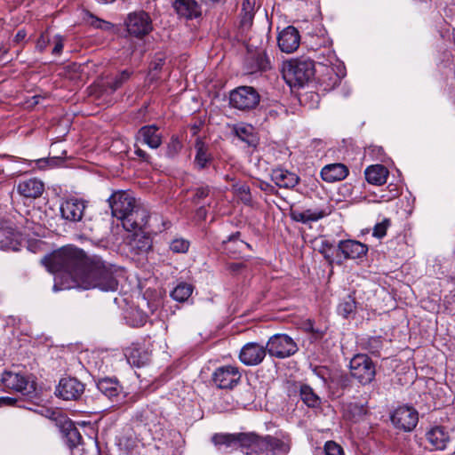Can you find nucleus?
Segmentation results:
<instances>
[{
    "mask_svg": "<svg viewBox=\"0 0 455 455\" xmlns=\"http://www.w3.org/2000/svg\"><path fill=\"white\" fill-rule=\"evenodd\" d=\"M47 269L58 274L53 291L81 288L114 291L122 270L98 256L85 258L82 250L64 246L42 259Z\"/></svg>",
    "mask_w": 455,
    "mask_h": 455,
    "instance_id": "nucleus-1",
    "label": "nucleus"
},
{
    "mask_svg": "<svg viewBox=\"0 0 455 455\" xmlns=\"http://www.w3.org/2000/svg\"><path fill=\"white\" fill-rule=\"evenodd\" d=\"M316 66L307 58L291 60L287 63L285 77L294 85L303 86L315 76Z\"/></svg>",
    "mask_w": 455,
    "mask_h": 455,
    "instance_id": "nucleus-2",
    "label": "nucleus"
},
{
    "mask_svg": "<svg viewBox=\"0 0 455 455\" xmlns=\"http://www.w3.org/2000/svg\"><path fill=\"white\" fill-rule=\"evenodd\" d=\"M316 79L323 91H331L336 88L341 79L346 76V68L342 63L337 62L329 64L317 63Z\"/></svg>",
    "mask_w": 455,
    "mask_h": 455,
    "instance_id": "nucleus-3",
    "label": "nucleus"
},
{
    "mask_svg": "<svg viewBox=\"0 0 455 455\" xmlns=\"http://www.w3.org/2000/svg\"><path fill=\"white\" fill-rule=\"evenodd\" d=\"M350 373L360 384L365 386L375 379L376 365L367 355L358 354L350 361Z\"/></svg>",
    "mask_w": 455,
    "mask_h": 455,
    "instance_id": "nucleus-4",
    "label": "nucleus"
},
{
    "mask_svg": "<svg viewBox=\"0 0 455 455\" xmlns=\"http://www.w3.org/2000/svg\"><path fill=\"white\" fill-rule=\"evenodd\" d=\"M267 354L275 358L283 359L295 355L299 347L294 339L287 334L277 333L267 341Z\"/></svg>",
    "mask_w": 455,
    "mask_h": 455,
    "instance_id": "nucleus-5",
    "label": "nucleus"
},
{
    "mask_svg": "<svg viewBox=\"0 0 455 455\" xmlns=\"http://www.w3.org/2000/svg\"><path fill=\"white\" fill-rule=\"evenodd\" d=\"M260 96L251 86H240L230 92V105L243 111L254 109L259 103Z\"/></svg>",
    "mask_w": 455,
    "mask_h": 455,
    "instance_id": "nucleus-6",
    "label": "nucleus"
},
{
    "mask_svg": "<svg viewBox=\"0 0 455 455\" xmlns=\"http://www.w3.org/2000/svg\"><path fill=\"white\" fill-rule=\"evenodd\" d=\"M108 203L112 215L123 222L138 204L135 197L129 191L114 192L108 198Z\"/></svg>",
    "mask_w": 455,
    "mask_h": 455,
    "instance_id": "nucleus-7",
    "label": "nucleus"
},
{
    "mask_svg": "<svg viewBox=\"0 0 455 455\" xmlns=\"http://www.w3.org/2000/svg\"><path fill=\"white\" fill-rule=\"evenodd\" d=\"M393 425L403 431L410 432L415 428L419 421L418 411L412 407H398L391 414Z\"/></svg>",
    "mask_w": 455,
    "mask_h": 455,
    "instance_id": "nucleus-8",
    "label": "nucleus"
},
{
    "mask_svg": "<svg viewBox=\"0 0 455 455\" xmlns=\"http://www.w3.org/2000/svg\"><path fill=\"white\" fill-rule=\"evenodd\" d=\"M267 346L258 342H248L243 345L239 353V360L246 366H256L265 359L267 349Z\"/></svg>",
    "mask_w": 455,
    "mask_h": 455,
    "instance_id": "nucleus-9",
    "label": "nucleus"
},
{
    "mask_svg": "<svg viewBox=\"0 0 455 455\" xmlns=\"http://www.w3.org/2000/svg\"><path fill=\"white\" fill-rule=\"evenodd\" d=\"M87 201L77 198L69 197L64 200L60 206L61 217L70 222H78L83 220Z\"/></svg>",
    "mask_w": 455,
    "mask_h": 455,
    "instance_id": "nucleus-10",
    "label": "nucleus"
},
{
    "mask_svg": "<svg viewBox=\"0 0 455 455\" xmlns=\"http://www.w3.org/2000/svg\"><path fill=\"white\" fill-rule=\"evenodd\" d=\"M125 25L128 32L137 37L148 35L152 30L151 19L144 11L130 13Z\"/></svg>",
    "mask_w": 455,
    "mask_h": 455,
    "instance_id": "nucleus-11",
    "label": "nucleus"
},
{
    "mask_svg": "<svg viewBox=\"0 0 455 455\" xmlns=\"http://www.w3.org/2000/svg\"><path fill=\"white\" fill-rule=\"evenodd\" d=\"M84 392V385L76 378H63L56 388V395L67 401L78 400Z\"/></svg>",
    "mask_w": 455,
    "mask_h": 455,
    "instance_id": "nucleus-12",
    "label": "nucleus"
},
{
    "mask_svg": "<svg viewBox=\"0 0 455 455\" xmlns=\"http://www.w3.org/2000/svg\"><path fill=\"white\" fill-rule=\"evenodd\" d=\"M240 379L238 368L231 365L219 367L212 375V381L219 388H233Z\"/></svg>",
    "mask_w": 455,
    "mask_h": 455,
    "instance_id": "nucleus-13",
    "label": "nucleus"
},
{
    "mask_svg": "<svg viewBox=\"0 0 455 455\" xmlns=\"http://www.w3.org/2000/svg\"><path fill=\"white\" fill-rule=\"evenodd\" d=\"M97 388L111 402L121 403L124 401L126 395L123 387L116 379L103 378L98 380Z\"/></svg>",
    "mask_w": 455,
    "mask_h": 455,
    "instance_id": "nucleus-14",
    "label": "nucleus"
},
{
    "mask_svg": "<svg viewBox=\"0 0 455 455\" xmlns=\"http://www.w3.org/2000/svg\"><path fill=\"white\" fill-rule=\"evenodd\" d=\"M368 247L355 240H342L338 243L337 257L341 253L345 259H356L366 255Z\"/></svg>",
    "mask_w": 455,
    "mask_h": 455,
    "instance_id": "nucleus-15",
    "label": "nucleus"
},
{
    "mask_svg": "<svg viewBox=\"0 0 455 455\" xmlns=\"http://www.w3.org/2000/svg\"><path fill=\"white\" fill-rule=\"evenodd\" d=\"M239 447L245 450V455H259L262 453L264 436L254 432L238 433Z\"/></svg>",
    "mask_w": 455,
    "mask_h": 455,
    "instance_id": "nucleus-16",
    "label": "nucleus"
},
{
    "mask_svg": "<svg viewBox=\"0 0 455 455\" xmlns=\"http://www.w3.org/2000/svg\"><path fill=\"white\" fill-rule=\"evenodd\" d=\"M277 42L282 52L291 53L299 48L300 36L294 27L289 26L279 34Z\"/></svg>",
    "mask_w": 455,
    "mask_h": 455,
    "instance_id": "nucleus-17",
    "label": "nucleus"
},
{
    "mask_svg": "<svg viewBox=\"0 0 455 455\" xmlns=\"http://www.w3.org/2000/svg\"><path fill=\"white\" fill-rule=\"evenodd\" d=\"M148 219L149 213L147 209L138 204L126 217L123 226L128 231L141 230L148 224Z\"/></svg>",
    "mask_w": 455,
    "mask_h": 455,
    "instance_id": "nucleus-18",
    "label": "nucleus"
},
{
    "mask_svg": "<svg viewBox=\"0 0 455 455\" xmlns=\"http://www.w3.org/2000/svg\"><path fill=\"white\" fill-rule=\"evenodd\" d=\"M136 140L152 149L158 148L162 144V135L158 132V127L154 124L142 126L137 132Z\"/></svg>",
    "mask_w": 455,
    "mask_h": 455,
    "instance_id": "nucleus-19",
    "label": "nucleus"
},
{
    "mask_svg": "<svg viewBox=\"0 0 455 455\" xmlns=\"http://www.w3.org/2000/svg\"><path fill=\"white\" fill-rule=\"evenodd\" d=\"M1 382L5 388L23 394L28 384V380L24 375L11 371H4L2 373Z\"/></svg>",
    "mask_w": 455,
    "mask_h": 455,
    "instance_id": "nucleus-20",
    "label": "nucleus"
},
{
    "mask_svg": "<svg viewBox=\"0 0 455 455\" xmlns=\"http://www.w3.org/2000/svg\"><path fill=\"white\" fill-rule=\"evenodd\" d=\"M44 190V183L37 179L21 180L17 185L18 193L26 198H37Z\"/></svg>",
    "mask_w": 455,
    "mask_h": 455,
    "instance_id": "nucleus-21",
    "label": "nucleus"
},
{
    "mask_svg": "<svg viewBox=\"0 0 455 455\" xmlns=\"http://www.w3.org/2000/svg\"><path fill=\"white\" fill-rule=\"evenodd\" d=\"M271 180L283 188H293L299 182V177L287 170L277 168L271 172Z\"/></svg>",
    "mask_w": 455,
    "mask_h": 455,
    "instance_id": "nucleus-22",
    "label": "nucleus"
},
{
    "mask_svg": "<svg viewBox=\"0 0 455 455\" xmlns=\"http://www.w3.org/2000/svg\"><path fill=\"white\" fill-rule=\"evenodd\" d=\"M427 440L433 450L443 451L450 442L449 434L443 427L436 426L432 427L426 435Z\"/></svg>",
    "mask_w": 455,
    "mask_h": 455,
    "instance_id": "nucleus-23",
    "label": "nucleus"
},
{
    "mask_svg": "<svg viewBox=\"0 0 455 455\" xmlns=\"http://www.w3.org/2000/svg\"><path fill=\"white\" fill-rule=\"evenodd\" d=\"M173 7L179 16L188 20H192L201 15L200 6L196 0H176Z\"/></svg>",
    "mask_w": 455,
    "mask_h": 455,
    "instance_id": "nucleus-24",
    "label": "nucleus"
},
{
    "mask_svg": "<svg viewBox=\"0 0 455 455\" xmlns=\"http://www.w3.org/2000/svg\"><path fill=\"white\" fill-rule=\"evenodd\" d=\"M329 213L330 212L321 209H307L303 212L291 209L290 216L292 220L306 224L308 222L317 221L327 216Z\"/></svg>",
    "mask_w": 455,
    "mask_h": 455,
    "instance_id": "nucleus-25",
    "label": "nucleus"
},
{
    "mask_svg": "<svg viewBox=\"0 0 455 455\" xmlns=\"http://www.w3.org/2000/svg\"><path fill=\"white\" fill-rule=\"evenodd\" d=\"M348 174L347 167L343 164H332L324 166L321 171V177L327 182H335L344 180Z\"/></svg>",
    "mask_w": 455,
    "mask_h": 455,
    "instance_id": "nucleus-26",
    "label": "nucleus"
},
{
    "mask_svg": "<svg viewBox=\"0 0 455 455\" xmlns=\"http://www.w3.org/2000/svg\"><path fill=\"white\" fill-rule=\"evenodd\" d=\"M289 451L290 446L283 441L272 435L264 436L262 453L267 452L270 455H285Z\"/></svg>",
    "mask_w": 455,
    "mask_h": 455,
    "instance_id": "nucleus-27",
    "label": "nucleus"
},
{
    "mask_svg": "<svg viewBox=\"0 0 455 455\" xmlns=\"http://www.w3.org/2000/svg\"><path fill=\"white\" fill-rule=\"evenodd\" d=\"M238 433H218L212 437V442L218 450H234L239 447Z\"/></svg>",
    "mask_w": 455,
    "mask_h": 455,
    "instance_id": "nucleus-28",
    "label": "nucleus"
},
{
    "mask_svg": "<svg viewBox=\"0 0 455 455\" xmlns=\"http://www.w3.org/2000/svg\"><path fill=\"white\" fill-rule=\"evenodd\" d=\"M235 134L250 147H256L258 137L254 132V127L247 124H238L233 128Z\"/></svg>",
    "mask_w": 455,
    "mask_h": 455,
    "instance_id": "nucleus-29",
    "label": "nucleus"
},
{
    "mask_svg": "<svg viewBox=\"0 0 455 455\" xmlns=\"http://www.w3.org/2000/svg\"><path fill=\"white\" fill-rule=\"evenodd\" d=\"M364 175L369 183L380 186L387 181L388 171L383 165L376 164L366 168Z\"/></svg>",
    "mask_w": 455,
    "mask_h": 455,
    "instance_id": "nucleus-30",
    "label": "nucleus"
},
{
    "mask_svg": "<svg viewBox=\"0 0 455 455\" xmlns=\"http://www.w3.org/2000/svg\"><path fill=\"white\" fill-rule=\"evenodd\" d=\"M128 362L136 367H142L150 361V354L141 347H132L125 354Z\"/></svg>",
    "mask_w": 455,
    "mask_h": 455,
    "instance_id": "nucleus-31",
    "label": "nucleus"
},
{
    "mask_svg": "<svg viewBox=\"0 0 455 455\" xmlns=\"http://www.w3.org/2000/svg\"><path fill=\"white\" fill-rule=\"evenodd\" d=\"M240 235V232H235L230 235L227 240L223 241L224 250L228 253L235 255L237 251H241L244 247L250 248V244L241 240Z\"/></svg>",
    "mask_w": 455,
    "mask_h": 455,
    "instance_id": "nucleus-32",
    "label": "nucleus"
},
{
    "mask_svg": "<svg viewBox=\"0 0 455 455\" xmlns=\"http://www.w3.org/2000/svg\"><path fill=\"white\" fill-rule=\"evenodd\" d=\"M195 148L196 150L195 164L199 169H204L212 161V156L208 152V146L202 140H197Z\"/></svg>",
    "mask_w": 455,
    "mask_h": 455,
    "instance_id": "nucleus-33",
    "label": "nucleus"
},
{
    "mask_svg": "<svg viewBox=\"0 0 455 455\" xmlns=\"http://www.w3.org/2000/svg\"><path fill=\"white\" fill-rule=\"evenodd\" d=\"M254 67L251 68V72L267 71L271 69V60L266 51H259L253 56Z\"/></svg>",
    "mask_w": 455,
    "mask_h": 455,
    "instance_id": "nucleus-34",
    "label": "nucleus"
},
{
    "mask_svg": "<svg viewBox=\"0 0 455 455\" xmlns=\"http://www.w3.org/2000/svg\"><path fill=\"white\" fill-rule=\"evenodd\" d=\"M299 395L303 403L308 407L316 408L321 403L319 396L307 385L300 387Z\"/></svg>",
    "mask_w": 455,
    "mask_h": 455,
    "instance_id": "nucleus-35",
    "label": "nucleus"
},
{
    "mask_svg": "<svg viewBox=\"0 0 455 455\" xmlns=\"http://www.w3.org/2000/svg\"><path fill=\"white\" fill-rule=\"evenodd\" d=\"M255 5L256 0L242 1L241 24L243 26H249L251 24L255 14Z\"/></svg>",
    "mask_w": 455,
    "mask_h": 455,
    "instance_id": "nucleus-36",
    "label": "nucleus"
},
{
    "mask_svg": "<svg viewBox=\"0 0 455 455\" xmlns=\"http://www.w3.org/2000/svg\"><path fill=\"white\" fill-rule=\"evenodd\" d=\"M63 431L65 432L68 443L71 448L76 447L81 443L82 435L70 420L64 423Z\"/></svg>",
    "mask_w": 455,
    "mask_h": 455,
    "instance_id": "nucleus-37",
    "label": "nucleus"
},
{
    "mask_svg": "<svg viewBox=\"0 0 455 455\" xmlns=\"http://www.w3.org/2000/svg\"><path fill=\"white\" fill-rule=\"evenodd\" d=\"M193 292V286L187 283H179L172 291V298L179 302L186 301Z\"/></svg>",
    "mask_w": 455,
    "mask_h": 455,
    "instance_id": "nucleus-38",
    "label": "nucleus"
},
{
    "mask_svg": "<svg viewBox=\"0 0 455 455\" xmlns=\"http://www.w3.org/2000/svg\"><path fill=\"white\" fill-rule=\"evenodd\" d=\"M356 302L355 299L348 295L338 306V312L344 318H347L352 313L355 312Z\"/></svg>",
    "mask_w": 455,
    "mask_h": 455,
    "instance_id": "nucleus-39",
    "label": "nucleus"
},
{
    "mask_svg": "<svg viewBox=\"0 0 455 455\" xmlns=\"http://www.w3.org/2000/svg\"><path fill=\"white\" fill-rule=\"evenodd\" d=\"M362 347L369 353L379 356V352L382 349L383 344L379 337H371L366 340L362 341Z\"/></svg>",
    "mask_w": 455,
    "mask_h": 455,
    "instance_id": "nucleus-40",
    "label": "nucleus"
},
{
    "mask_svg": "<svg viewBox=\"0 0 455 455\" xmlns=\"http://www.w3.org/2000/svg\"><path fill=\"white\" fill-rule=\"evenodd\" d=\"M5 227H10V225H6ZM12 230L17 234V236H15V240H12V235L10 233H5V235L0 238V249L1 250H17L18 246V240L20 238V233L12 227L11 226Z\"/></svg>",
    "mask_w": 455,
    "mask_h": 455,
    "instance_id": "nucleus-41",
    "label": "nucleus"
},
{
    "mask_svg": "<svg viewBox=\"0 0 455 455\" xmlns=\"http://www.w3.org/2000/svg\"><path fill=\"white\" fill-rule=\"evenodd\" d=\"M131 244L133 249H137L138 252H140L148 251L151 248L152 242L148 236L136 234Z\"/></svg>",
    "mask_w": 455,
    "mask_h": 455,
    "instance_id": "nucleus-42",
    "label": "nucleus"
},
{
    "mask_svg": "<svg viewBox=\"0 0 455 455\" xmlns=\"http://www.w3.org/2000/svg\"><path fill=\"white\" fill-rule=\"evenodd\" d=\"M132 75L128 69L123 70L119 73L112 82L108 83V87L113 91L119 89L125 82H127Z\"/></svg>",
    "mask_w": 455,
    "mask_h": 455,
    "instance_id": "nucleus-43",
    "label": "nucleus"
},
{
    "mask_svg": "<svg viewBox=\"0 0 455 455\" xmlns=\"http://www.w3.org/2000/svg\"><path fill=\"white\" fill-rule=\"evenodd\" d=\"M182 148V143L177 136H172L166 148V156L170 158L176 156Z\"/></svg>",
    "mask_w": 455,
    "mask_h": 455,
    "instance_id": "nucleus-44",
    "label": "nucleus"
},
{
    "mask_svg": "<svg viewBox=\"0 0 455 455\" xmlns=\"http://www.w3.org/2000/svg\"><path fill=\"white\" fill-rule=\"evenodd\" d=\"M333 244L329 240H323L319 248V252L323 254V258L330 265L334 262L333 259Z\"/></svg>",
    "mask_w": 455,
    "mask_h": 455,
    "instance_id": "nucleus-45",
    "label": "nucleus"
},
{
    "mask_svg": "<svg viewBox=\"0 0 455 455\" xmlns=\"http://www.w3.org/2000/svg\"><path fill=\"white\" fill-rule=\"evenodd\" d=\"M189 248V242L183 238H177L171 242L170 250L175 253H185Z\"/></svg>",
    "mask_w": 455,
    "mask_h": 455,
    "instance_id": "nucleus-46",
    "label": "nucleus"
},
{
    "mask_svg": "<svg viewBox=\"0 0 455 455\" xmlns=\"http://www.w3.org/2000/svg\"><path fill=\"white\" fill-rule=\"evenodd\" d=\"M235 192L242 202H243L246 204H251V196L250 192V188L247 185L242 184L240 186H237L235 188Z\"/></svg>",
    "mask_w": 455,
    "mask_h": 455,
    "instance_id": "nucleus-47",
    "label": "nucleus"
},
{
    "mask_svg": "<svg viewBox=\"0 0 455 455\" xmlns=\"http://www.w3.org/2000/svg\"><path fill=\"white\" fill-rule=\"evenodd\" d=\"M210 196V188L206 187H199L195 189V193L192 198V202L196 204L201 203V201Z\"/></svg>",
    "mask_w": 455,
    "mask_h": 455,
    "instance_id": "nucleus-48",
    "label": "nucleus"
},
{
    "mask_svg": "<svg viewBox=\"0 0 455 455\" xmlns=\"http://www.w3.org/2000/svg\"><path fill=\"white\" fill-rule=\"evenodd\" d=\"M324 451L326 455H345L341 446L333 441L326 442Z\"/></svg>",
    "mask_w": 455,
    "mask_h": 455,
    "instance_id": "nucleus-49",
    "label": "nucleus"
},
{
    "mask_svg": "<svg viewBox=\"0 0 455 455\" xmlns=\"http://www.w3.org/2000/svg\"><path fill=\"white\" fill-rule=\"evenodd\" d=\"M390 225V220L385 219L382 222L377 223L373 228V235L378 238H382L387 234V229Z\"/></svg>",
    "mask_w": 455,
    "mask_h": 455,
    "instance_id": "nucleus-50",
    "label": "nucleus"
},
{
    "mask_svg": "<svg viewBox=\"0 0 455 455\" xmlns=\"http://www.w3.org/2000/svg\"><path fill=\"white\" fill-rule=\"evenodd\" d=\"M50 42H51L50 35L47 31H45V32L42 33L40 37L37 39L36 47L40 52H42L46 49V47L50 44Z\"/></svg>",
    "mask_w": 455,
    "mask_h": 455,
    "instance_id": "nucleus-51",
    "label": "nucleus"
},
{
    "mask_svg": "<svg viewBox=\"0 0 455 455\" xmlns=\"http://www.w3.org/2000/svg\"><path fill=\"white\" fill-rule=\"evenodd\" d=\"M53 49H52V54L54 55H60L62 52L63 50V38L60 36H55L53 37Z\"/></svg>",
    "mask_w": 455,
    "mask_h": 455,
    "instance_id": "nucleus-52",
    "label": "nucleus"
},
{
    "mask_svg": "<svg viewBox=\"0 0 455 455\" xmlns=\"http://www.w3.org/2000/svg\"><path fill=\"white\" fill-rule=\"evenodd\" d=\"M134 147H135V150H134L135 155L138 157H140L142 161L149 163L151 156L146 151H144L143 149L139 148L137 145H135Z\"/></svg>",
    "mask_w": 455,
    "mask_h": 455,
    "instance_id": "nucleus-53",
    "label": "nucleus"
},
{
    "mask_svg": "<svg viewBox=\"0 0 455 455\" xmlns=\"http://www.w3.org/2000/svg\"><path fill=\"white\" fill-rule=\"evenodd\" d=\"M17 402H18V400L16 398L9 397V396H2V397H0V407L14 406Z\"/></svg>",
    "mask_w": 455,
    "mask_h": 455,
    "instance_id": "nucleus-54",
    "label": "nucleus"
},
{
    "mask_svg": "<svg viewBox=\"0 0 455 455\" xmlns=\"http://www.w3.org/2000/svg\"><path fill=\"white\" fill-rule=\"evenodd\" d=\"M243 264L240 262H231L227 265V269L231 273H237L239 272L243 267Z\"/></svg>",
    "mask_w": 455,
    "mask_h": 455,
    "instance_id": "nucleus-55",
    "label": "nucleus"
},
{
    "mask_svg": "<svg viewBox=\"0 0 455 455\" xmlns=\"http://www.w3.org/2000/svg\"><path fill=\"white\" fill-rule=\"evenodd\" d=\"M93 20L92 21V25L97 28H108L109 26H110V23L108 22H106L102 20H100V19H97V18H93Z\"/></svg>",
    "mask_w": 455,
    "mask_h": 455,
    "instance_id": "nucleus-56",
    "label": "nucleus"
},
{
    "mask_svg": "<svg viewBox=\"0 0 455 455\" xmlns=\"http://www.w3.org/2000/svg\"><path fill=\"white\" fill-rule=\"evenodd\" d=\"M5 233H10L12 236V240H15V236H17V234L12 230L11 227H1L0 228V238H2Z\"/></svg>",
    "mask_w": 455,
    "mask_h": 455,
    "instance_id": "nucleus-57",
    "label": "nucleus"
},
{
    "mask_svg": "<svg viewBox=\"0 0 455 455\" xmlns=\"http://www.w3.org/2000/svg\"><path fill=\"white\" fill-rule=\"evenodd\" d=\"M26 35L27 34H26L25 30H19L14 36V41L16 43H20V42L23 41L24 38L26 37Z\"/></svg>",
    "mask_w": 455,
    "mask_h": 455,
    "instance_id": "nucleus-58",
    "label": "nucleus"
},
{
    "mask_svg": "<svg viewBox=\"0 0 455 455\" xmlns=\"http://www.w3.org/2000/svg\"><path fill=\"white\" fill-rule=\"evenodd\" d=\"M196 216L199 218V219H202V220H204L205 217H206V210L204 206L200 207L197 209L196 211Z\"/></svg>",
    "mask_w": 455,
    "mask_h": 455,
    "instance_id": "nucleus-59",
    "label": "nucleus"
},
{
    "mask_svg": "<svg viewBox=\"0 0 455 455\" xmlns=\"http://www.w3.org/2000/svg\"><path fill=\"white\" fill-rule=\"evenodd\" d=\"M58 161H60V159L57 158V157H52V158H48V159H41L39 161V163H47V164L51 163V164L53 165V164H57Z\"/></svg>",
    "mask_w": 455,
    "mask_h": 455,
    "instance_id": "nucleus-60",
    "label": "nucleus"
},
{
    "mask_svg": "<svg viewBox=\"0 0 455 455\" xmlns=\"http://www.w3.org/2000/svg\"><path fill=\"white\" fill-rule=\"evenodd\" d=\"M391 192H394L393 195H392V197H396L398 196V190L396 188H395Z\"/></svg>",
    "mask_w": 455,
    "mask_h": 455,
    "instance_id": "nucleus-61",
    "label": "nucleus"
},
{
    "mask_svg": "<svg viewBox=\"0 0 455 455\" xmlns=\"http://www.w3.org/2000/svg\"><path fill=\"white\" fill-rule=\"evenodd\" d=\"M336 262L340 265V264H342V259H339Z\"/></svg>",
    "mask_w": 455,
    "mask_h": 455,
    "instance_id": "nucleus-62",
    "label": "nucleus"
}]
</instances>
